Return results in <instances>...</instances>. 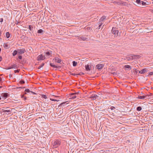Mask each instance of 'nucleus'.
Listing matches in <instances>:
<instances>
[{
    "label": "nucleus",
    "instance_id": "19",
    "mask_svg": "<svg viewBox=\"0 0 153 153\" xmlns=\"http://www.w3.org/2000/svg\"><path fill=\"white\" fill-rule=\"evenodd\" d=\"M119 4H120L126 6L127 5V3L126 2L122 1L121 2H120Z\"/></svg>",
    "mask_w": 153,
    "mask_h": 153
},
{
    "label": "nucleus",
    "instance_id": "11",
    "mask_svg": "<svg viewBox=\"0 0 153 153\" xmlns=\"http://www.w3.org/2000/svg\"><path fill=\"white\" fill-rule=\"evenodd\" d=\"M53 60H54L55 62L58 63H60L62 61L61 59L57 57H55L53 59Z\"/></svg>",
    "mask_w": 153,
    "mask_h": 153
},
{
    "label": "nucleus",
    "instance_id": "46",
    "mask_svg": "<svg viewBox=\"0 0 153 153\" xmlns=\"http://www.w3.org/2000/svg\"><path fill=\"white\" fill-rule=\"evenodd\" d=\"M138 70H137V69H135V70L134 71V72L137 74V73L138 72Z\"/></svg>",
    "mask_w": 153,
    "mask_h": 153
},
{
    "label": "nucleus",
    "instance_id": "17",
    "mask_svg": "<svg viewBox=\"0 0 153 153\" xmlns=\"http://www.w3.org/2000/svg\"><path fill=\"white\" fill-rule=\"evenodd\" d=\"M106 18V16H103L100 19V22H102L104 21Z\"/></svg>",
    "mask_w": 153,
    "mask_h": 153
},
{
    "label": "nucleus",
    "instance_id": "31",
    "mask_svg": "<svg viewBox=\"0 0 153 153\" xmlns=\"http://www.w3.org/2000/svg\"><path fill=\"white\" fill-rule=\"evenodd\" d=\"M43 32V30L40 29L38 30L37 33H42Z\"/></svg>",
    "mask_w": 153,
    "mask_h": 153
},
{
    "label": "nucleus",
    "instance_id": "52",
    "mask_svg": "<svg viewBox=\"0 0 153 153\" xmlns=\"http://www.w3.org/2000/svg\"><path fill=\"white\" fill-rule=\"evenodd\" d=\"M24 98L25 100H26L27 99V97H25Z\"/></svg>",
    "mask_w": 153,
    "mask_h": 153
},
{
    "label": "nucleus",
    "instance_id": "48",
    "mask_svg": "<svg viewBox=\"0 0 153 153\" xmlns=\"http://www.w3.org/2000/svg\"><path fill=\"white\" fill-rule=\"evenodd\" d=\"M31 93H32L33 94H36V93H35V92H33V91H30Z\"/></svg>",
    "mask_w": 153,
    "mask_h": 153
},
{
    "label": "nucleus",
    "instance_id": "18",
    "mask_svg": "<svg viewBox=\"0 0 153 153\" xmlns=\"http://www.w3.org/2000/svg\"><path fill=\"white\" fill-rule=\"evenodd\" d=\"M132 56L133 57V59H138L140 57L139 55H134L132 54Z\"/></svg>",
    "mask_w": 153,
    "mask_h": 153
},
{
    "label": "nucleus",
    "instance_id": "30",
    "mask_svg": "<svg viewBox=\"0 0 153 153\" xmlns=\"http://www.w3.org/2000/svg\"><path fill=\"white\" fill-rule=\"evenodd\" d=\"M31 91H30V90L29 89H26L25 90V94H27V93H30V92H30Z\"/></svg>",
    "mask_w": 153,
    "mask_h": 153
},
{
    "label": "nucleus",
    "instance_id": "53",
    "mask_svg": "<svg viewBox=\"0 0 153 153\" xmlns=\"http://www.w3.org/2000/svg\"><path fill=\"white\" fill-rule=\"evenodd\" d=\"M25 88V87H19L20 88Z\"/></svg>",
    "mask_w": 153,
    "mask_h": 153
},
{
    "label": "nucleus",
    "instance_id": "25",
    "mask_svg": "<svg viewBox=\"0 0 153 153\" xmlns=\"http://www.w3.org/2000/svg\"><path fill=\"white\" fill-rule=\"evenodd\" d=\"M18 53V52L17 51L15 50L13 51V56H15Z\"/></svg>",
    "mask_w": 153,
    "mask_h": 153
},
{
    "label": "nucleus",
    "instance_id": "34",
    "mask_svg": "<svg viewBox=\"0 0 153 153\" xmlns=\"http://www.w3.org/2000/svg\"><path fill=\"white\" fill-rule=\"evenodd\" d=\"M41 96H42V98H43L45 99H46L47 98V97L46 95H45L42 94Z\"/></svg>",
    "mask_w": 153,
    "mask_h": 153
},
{
    "label": "nucleus",
    "instance_id": "15",
    "mask_svg": "<svg viewBox=\"0 0 153 153\" xmlns=\"http://www.w3.org/2000/svg\"><path fill=\"white\" fill-rule=\"evenodd\" d=\"M4 47L6 49H7L10 48V44H8L7 43L4 44Z\"/></svg>",
    "mask_w": 153,
    "mask_h": 153
},
{
    "label": "nucleus",
    "instance_id": "4",
    "mask_svg": "<svg viewBox=\"0 0 153 153\" xmlns=\"http://www.w3.org/2000/svg\"><path fill=\"white\" fill-rule=\"evenodd\" d=\"M19 67V66L18 65L15 64H13L12 65H11L7 69H10L12 68H15V69H17Z\"/></svg>",
    "mask_w": 153,
    "mask_h": 153
},
{
    "label": "nucleus",
    "instance_id": "56",
    "mask_svg": "<svg viewBox=\"0 0 153 153\" xmlns=\"http://www.w3.org/2000/svg\"><path fill=\"white\" fill-rule=\"evenodd\" d=\"M1 97H0V100H1Z\"/></svg>",
    "mask_w": 153,
    "mask_h": 153
},
{
    "label": "nucleus",
    "instance_id": "54",
    "mask_svg": "<svg viewBox=\"0 0 153 153\" xmlns=\"http://www.w3.org/2000/svg\"><path fill=\"white\" fill-rule=\"evenodd\" d=\"M1 48H0V52H1Z\"/></svg>",
    "mask_w": 153,
    "mask_h": 153
},
{
    "label": "nucleus",
    "instance_id": "12",
    "mask_svg": "<svg viewBox=\"0 0 153 153\" xmlns=\"http://www.w3.org/2000/svg\"><path fill=\"white\" fill-rule=\"evenodd\" d=\"M98 96L95 94H93L90 97L91 99H92L93 100H95L97 98Z\"/></svg>",
    "mask_w": 153,
    "mask_h": 153
},
{
    "label": "nucleus",
    "instance_id": "49",
    "mask_svg": "<svg viewBox=\"0 0 153 153\" xmlns=\"http://www.w3.org/2000/svg\"><path fill=\"white\" fill-rule=\"evenodd\" d=\"M71 74L72 75H74V76H75L76 75H77V74Z\"/></svg>",
    "mask_w": 153,
    "mask_h": 153
},
{
    "label": "nucleus",
    "instance_id": "42",
    "mask_svg": "<svg viewBox=\"0 0 153 153\" xmlns=\"http://www.w3.org/2000/svg\"><path fill=\"white\" fill-rule=\"evenodd\" d=\"M102 24L103 23H101L99 26V28L98 29H100V28H101V26H102Z\"/></svg>",
    "mask_w": 153,
    "mask_h": 153
},
{
    "label": "nucleus",
    "instance_id": "57",
    "mask_svg": "<svg viewBox=\"0 0 153 153\" xmlns=\"http://www.w3.org/2000/svg\"><path fill=\"white\" fill-rule=\"evenodd\" d=\"M0 109H1L0 108Z\"/></svg>",
    "mask_w": 153,
    "mask_h": 153
},
{
    "label": "nucleus",
    "instance_id": "41",
    "mask_svg": "<svg viewBox=\"0 0 153 153\" xmlns=\"http://www.w3.org/2000/svg\"><path fill=\"white\" fill-rule=\"evenodd\" d=\"M115 107H114V106H111L110 108V109L111 110H113L115 109Z\"/></svg>",
    "mask_w": 153,
    "mask_h": 153
},
{
    "label": "nucleus",
    "instance_id": "13",
    "mask_svg": "<svg viewBox=\"0 0 153 153\" xmlns=\"http://www.w3.org/2000/svg\"><path fill=\"white\" fill-rule=\"evenodd\" d=\"M85 68L86 71H89L91 70V66L88 64L85 66Z\"/></svg>",
    "mask_w": 153,
    "mask_h": 153
},
{
    "label": "nucleus",
    "instance_id": "44",
    "mask_svg": "<svg viewBox=\"0 0 153 153\" xmlns=\"http://www.w3.org/2000/svg\"><path fill=\"white\" fill-rule=\"evenodd\" d=\"M18 58L20 59H21L22 58V56H18Z\"/></svg>",
    "mask_w": 153,
    "mask_h": 153
},
{
    "label": "nucleus",
    "instance_id": "6",
    "mask_svg": "<svg viewBox=\"0 0 153 153\" xmlns=\"http://www.w3.org/2000/svg\"><path fill=\"white\" fill-rule=\"evenodd\" d=\"M18 53L19 54H21L24 53L25 52V50L24 48L22 49H18L17 50Z\"/></svg>",
    "mask_w": 153,
    "mask_h": 153
},
{
    "label": "nucleus",
    "instance_id": "14",
    "mask_svg": "<svg viewBox=\"0 0 153 153\" xmlns=\"http://www.w3.org/2000/svg\"><path fill=\"white\" fill-rule=\"evenodd\" d=\"M45 55L47 56H50L52 55V51H49L45 52Z\"/></svg>",
    "mask_w": 153,
    "mask_h": 153
},
{
    "label": "nucleus",
    "instance_id": "37",
    "mask_svg": "<svg viewBox=\"0 0 153 153\" xmlns=\"http://www.w3.org/2000/svg\"><path fill=\"white\" fill-rule=\"evenodd\" d=\"M50 100H51L52 101H59V100H56V99H52V98H50Z\"/></svg>",
    "mask_w": 153,
    "mask_h": 153
},
{
    "label": "nucleus",
    "instance_id": "51",
    "mask_svg": "<svg viewBox=\"0 0 153 153\" xmlns=\"http://www.w3.org/2000/svg\"><path fill=\"white\" fill-rule=\"evenodd\" d=\"M24 97H24V95H22V98H24Z\"/></svg>",
    "mask_w": 153,
    "mask_h": 153
},
{
    "label": "nucleus",
    "instance_id": "43",
    "mask_svg": "<svg viewBox=\"0 0 153 153\" xmlns=\"http://www.w3.org/2000/svg\"><path fill=\"white\" fill-rule=\"evenodd\" d=\"M153 72H150L149 74V75H153Z\"/></svg>",
    "mask_w": 153,
    "mask_h": 153
},
{
    "label": "nucleus",
    "instance_id": "27",
    "mask_svg": "<svg viewBox=\"0 0 153 153\" xmlns=\"http://www.w3.org/2000/svg\"><path fill=\"white\" fill-rule=\"evenodd\" d=\"M141 4L143 5L144 6H146L147 5V4H146V2H145L144 1H141Z\"/></svg>",
    "mask_w": 153,
    "mask_h": 153
},
{
    "label": "nucleus",
    "instance_id": "28",
    "mask_svg": "<svg viewBox=\"0 0 153 153\" xmlns=\"http://www.w3.org/2000/svg\"><path fill=\"white\" fill-rule=\"evenodd\" d=\"M142 107L141 106H138L137 108V110L138 111H140L142 110Z\"/></svg>",
    "mask_w": 153,
    "mask_h": 153
},
{
    "label": "nucleus",
    "instance_id": "5",
    "mask_svg": "<svg viewBox=\"0 0 153 153\" xmlns=\"http://www.w3.org/2000/svg\"><path fill=\"white\" fill-rule=\"evenodd\" d=\"M104 65L102 64H98L96 66V68L97 69L99 70L102 69Z\"/></svg>",
    "mask_w": 153,
    "mask_h": 153
},
{
    "label": "nucleus",
    "instance_id": "55",
    "mask_svg": "<svg viewBox=\"0 0 153 153\" xmlns=\"http://www.w3.org/2000/svg\"><path fill=\"white\" fill-rule=\"evenodd\" d=\"M2 88V86H0V88Z\"/></svg>",
    "mask_w": 153,
    "mask_h": 153
},
{
    "label": "nucleus",
    "instance_id": "16",
    "mask_svg": "<svg viewBox=\"0 0 153 153\" xmlns=\"http://www.w3.org/2000/svg\"><path fill=\"white\" fill-rule=\"evenodd\" d=\"M79 38L82 40H86L88 39V38L84 36H81Z\"/></svg>",
    "mask_w": 153,
    "mask_h": 153
},
{
    "label": "nucleus",
    "instance_id": "10",
    "mask_svg": "<svg viewBox=\"0 0 153 153\" xmlns=\"http://www.w3.org/2000/svg\"><path fill=\"white\" fill-rule=\"evenodd\" d=\"M126 59L128 61H129L130 60H133V57L132 56V54H131L129 56H128L126 57V58L124 59Z\"/></svg>",
    "mask_w": 153,
    "mask_h": 153
},
{
    "label": "nucleus",
    "instance_id": "47",
    "mask_svg": "<svg viewBox=\"0 0 153 153\" xmlns=\"http://www.w3.org/2000/svg\"><path fill=\"white\" fill-rule=\"evenodd\" d=\"M2 60V57L0 56V62Z\"/></svg>",
    "mask_w": 153,
    "mask_h": 153
},
{
    "label": "nucleus",
    "instance_id": "22",
    "mask_svg": "<svg viewBox=\"0 0 153 153\" xmlns=\"http://www.w3.org/2000/svg\"><path fill=\"white\" fill-rule=\"evenodd\" d=\"M2 112L4 113L8 112L10 113L11 111L10 110H4L2 109Z\"/></svg>",
    "mask_w": 153,
    "mask_h": 153
},
{
    "label": "nucleus",
    "instance_id": "3",
    "mask_svg": "<svg viewBox=\"0 0 153 153\" xmlns=\"http://www.w3.org/2000/svg\"><path fill=\"white\" fill-rule=\"evenodd\" d=\"M111 32L115 36H117L118 35L119 31L117 28L113 27Z\"/></svg>",
    "mask_w": 153,
    "mask_h": 153
},
{
    "label": "nucleus",
    "instance_id": "21",
    "mask_svg": "<svg viewBox=\"0 0 153 153\" xmlns=\"http://www.w3.org/2000/svg\"><path fill=\"white\" fill-rule=\"evenodd\" d=\"M50 65L51 67L54 68H58L59 67L53 64L52 63H50Z\"/></svg>",
    "mask_w": 153,
    "mask_h": 153
},
{
    "label": "nucleus",
    "instance_id": "45",
    "mask_svg": "<svg viewBox=\"0 0 153 153\" xmlns=\"http://www.w3.org/2000/svg\"><path fill=\"white\" fill-rule=\"evenodd\" d=\"M3 22V19L2 18H1L0 19V22Z\"/></svg>",
    "mask_w": 153,
    "mask_h": 153
},
{
    "label": "nucleus",
    "instance_id": "29",
    "mask_svg": "<svg viewBox=\"0 0 153 153\" xmlns=\"http://www.w3.org/2000/svg\"><path fill=\"white\" fill-rule=\"evenodd\" d=\"M73 63V65L75 67L76 66L77 64V62L75 61H73L72 62Z\"/></svg>",
    "mask_w": 153,
    "mask_h": 153
},
{
    "label": "nucleus",
    "instance_id": "1",
    "mask_svg": "<svg viewBox=\"0 0 153 153\" xmlns=\"http://www.w3.org/2000/svg\"><path fill=\"white\" fill-rule=\"evenodd\" d=\"M61 144V142L59 140H55L53 144V146L56 148L59 146Z\"/></svg>",
    "mask_w": 153,
    "mask_h": 153
},
{
    "label": "nucleus",
    "instance_id": "26",
    "mask_svg": "<svg viewBox=\"0 0 153 153\" xmlns=\"http://www.w3.org/2000/svg\"><path fill=\"white\" fill-rule=\"evenodd\" d=\"M63 102L62 103H61L60 105H59V106L61 107L62 106H64V105L66 104V102Z\"/></svg>",
    "mask_w": 153,
    "mask_h": 153
},
{
    "label": "nucleus",
    "instance_id": "40",
    "mask_svg": "<svg viewBox=\"0 0 153 153\" xmlns=\"http://www.w3.org/2000/svg\"><path fill=\"white\" fill-rule=\"evenodd\" d=\"M14 73H19V69H17L16 70H15L14 71Z\"/></svg>",
    "mask_w": 153,
    "mask_h": 153
},
{
    "label": "nucleus",
    "instance_id": "38",
    "mask_svg": "<svg viewBox=\"0 0 153 153\" xmlns=\"http://www.w3.org/2000/svg\"><path fill=\"white\" fill-rule=\"evenodd\" d=\"M20 83L21 84H24L25 83V81L23 80V79H22L20 81Z\"/></svg>",
    "mask_w": 153,
    "mask_h": 153
},
{
    "label": "nucleus",
    "instance_id": "20",
    "mask_svg": "<svg viewBox=\"0 0 153 153\" xmlns=\"http://www.w3.org/2000/svg\"><path fill=\"white\" fill-rule=\"evenodd\" d=\"M50 65L51 67L54 68H58L59 67L53 64L52 63H50Z\"/></svg>",
    "mask_w": 153,
    "mask_h": 153
},
{
    "label": "nucleus",
    "instance_id": "32",
    "mask_svg": "<svg viewBox=\"0 0 153 153\" xmlns=\"http://www.w3.org/2000/svg\"><path fill=\"white\" fill-rule=\"evenodd\" d=\"M141 1L140 0H136V2L137 4H141Z\"/></svg>",
    "mask_w": 153,
    "mask_h": 153
},
{
    "label": "nucleus",
    "instance_id": "35",
    "mask_svg": "<svg viewBox=\"0 0 153 153\" xmlns=\"http://www.w3.org/2000/svg\"><path fill=\"white\" fill-rule=\"evenodd\" d=\"M44 65V63H42V64L38 67V68L39 69H41V68H42Z\"/></svg>",
    "mask_w": 153,
    "mask_h": 153
},
{
    "label": "nucleus",
    "instance_id": "39",
    "mask_svg": "<svg viewBox=\"0 0 153 153\" xmlns=\"http://www.w3.org/2000/svg\"><path fill=\"white\" fill-rule=\"evenodd\" d=\"M84 73L82 72H80L78 74H77V75H84Z\"/></svg>",
    "mask_w": 153,
    "mask_h": 153
},
{
    "label": "nucleus",
    "instance_id": "24",
    "mask_svg": "<svg viewBox=\"0 0 153 153\" xmlns=\"http://www.w3.org/2000/svg\"><path fill=\"white\" fill-rule=\"evenodd\" d=\"M10 34L9 32H7L6 33V37L7 38H8L10 37Z\"/></svg>",
    "mask_w": 153,
    "mask_h": 153
},
{
    "label": "nucleus",
    "instance_id": "2",
    "mask_svg": "<svg viewBox=\"0 0 153 153\" xmlns=\"http://www.w3.org/2000/svg\"><path fill=\"white\" fill-rule=\"evenodd\" d=\"M79 93H80V91H79L77 92L72 93L70 94V96L72 99H74L76 98V95Z\"/></svg>",
    "mask_w": 153,
    "mask_h": 153
},
{
    "label": "nucleus",
    "instance_id": "50",
    "mask_svg": "<svg viewBox=\"0 0 153 153\" xmlns=\"http://www.w3.org/2000/svg\"><path fill=\"white\" fill-rule=\"evenodd\" d=\"M2 79L0 77V82L2 81Z\"/></svg>",
    "mask_w": 153,
    "mask_h": 153
},
{
    "label": "nucleus",
    "instance_id": "7",
    "mask_svg": "<svg viewBox=\"0 0 153 153\" xmlns=\"http://www.w3.org/2000/svg\"><path fill=\"white\" fill-rule=\"evenodd\" d=\"M37 60L38 61L40 60H43L45 59V56H43L42 54H41L39 55L37 57Z\"/></svg>",
    "mask_w": 153,
    "mask_h": 153
},
{
    "label": "nucleus",
    "instance_id": "36",
    "mask_svg": "<svg viewBox=\"0 0 153 153\" xmlns=\"http://www.w3.org/2000/svg\"><path fill=\"white\" fill-rule=\"evenodd\" d=\"M125 67L127 68H131L130 66L129 65H125Z\"/></svg>",
    "mask_w": 153,
    "mask_h": 153
},
{
    "label": "nucleus",
    "instance_id": "33",
    "mask_svg": "<svg viewBox=\"0 0 153 153\" xmlns=\"http://www.w3.org/2000/svg\"><path fill=\"white\" fill-rule=\"evenodd\" d=\"M33 27L31 25H29V29L31 31L33 30Z\"/></svg>",
    "mask_w": 153,
    "mask_h": 153
},
{
    "label": "nucleus",
    "instance_id": "9",
    "mask_svg": "<svg viewBox=\"0 0 153 153\" xmlns=\"http://www.w3.org/2000/svg\"><path fill=\"white\" fill-rule=\"evenodd\" d=\"M148 69L146 68H144L142 70L139 71V73L141 74H143L144 73L147 72Z\"/></svg>",
    "mask_w": 153,
    "mask_h": 153
},
{
    "label": "nucleus",
    "instance_id": "23",
    "mask_svg": "<svg viewBox=\"0 0 153 153\" xmlns=\"http://www.w3.org/2000/svg\"><path fill=\"white\" fill-rule=\"evenodd\" d=\"M146 97V96H138V98L139 99H144Z\"/></svg>",
    "mask_w": 153,
    "mask_h": 153
},
{
    "label": "nucleus",
    "instance_id": "8",
    "mask_svg": "<svg viewBox=\"0 0 153 153\" xmlns=\"http://www.w3.org/2000/svg\"><path fill=\"white\" fill-rule=\"evenodd\" d=\"M9 95V94L7 93H3L1 94V96L2 98L4 99H6Z\"/></svg>",
    "mask_w": 153,
    "mask_h": 153
}]
</instances>
